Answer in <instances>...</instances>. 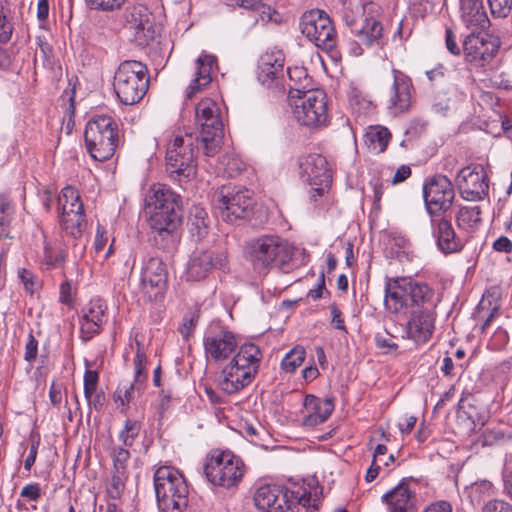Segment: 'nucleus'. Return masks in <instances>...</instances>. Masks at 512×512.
Returning <instances> with one entry per match:
<instances>
[{
    "instance_id": "24",
    "label": "nucleus",
    "mask_w": 512,
    "mask_h": 512,
    "mask_svg": "<svg viewBox=\"0 0 512 512\" xmlns=\"http://www.w3.org/2000/svg\"><path fill=\"white\" fill-rule=\"evenodd\" d=\"M436 314L430 308H422L411 313L405 332L408 339L416 344L427 342L435 329Z\"/></svg>"
},
{
    "instance_id": "53",
    "label": "nucleus",
    "mask_w": 512,
    "mask_h": 512,
    "mask_svg": "<svg viewBox=\"0 0 512 512\" xmlns=\"http://www.w3.org/2000/svg\"><path fill=\"white\" fill-rule=\"evenodd\" d=\"M502 476L504 492L512 499V453L505 458Z\"/></svg>"
},
{
    "instance_id": "55",
    "label": "nucleus",
    "mask_w": 512,
    "mask_h": 512,
    "mask_svg": "<svg viewBox=\"0 0 512 512\" xmlns=\"http://www.w3.org/2000/svg\"><path fill=\"white\" fill-rule=\"evenodd\" d=\"M98 372L94 370H86L84 374V396H89L95 392L98 384Z\"/></svg>"
},
{
    "instance_id": "47",
    "label": "nucleus",
    "mask_w": 512,
    "mask_h": 512,
    "mask_svg": "<svg viewBox=\"0 0 512 512\" xmlns=\"http://www.w3.org/2000/svg\"><path fill=\"white\" fill-rule=\"evenodd\" d=\"M141 425L138 421L127 420L124 429L119 433V439L123 442L124 446H132L134 440L138 436Z\"/></svg>"
},
{
    "instance_id": "23",
    "label": "nucleus",
    "mask_w": 512,
    "mask_h": 512,
    "mask_svg": "<svg viewBox=\"0 0 512 512\" xmlns=\"http://www.w3.org/2000/svg\"><path fill=\"white\" fill-rule=\"evenodd\" d=\"M217 69V59L214 55L202 53L195 61L190 83L185 90L186 98L192 99L203 91L213 80Z\"/></svg>"
},
{
    "instance_id": "38",
    "label": "nucleus",
    "mask_w": 512,
    "mask_h": 512,
    "mask_svg": "<svg viewBox=\"0 0 512 512\" xmlns=\"http://www.w3.org/2000/svg\"><path fill=\"white\" fill-rule=\"evenodd\" d=\"M289 82V98L294 99L297 95H302L303 91L310 89V78L303 67H293L287 69Z\"/></svg>"
},
{
    "instance_id": "29",
    "label": "nucleus",
    "mask_w": 512,
    "mask_h": 512,
    "mask_svg": "<svg viewBox=\"0 0 512 512\" xmlns=\"http://www.w3.org/2000/svg\"><path fill=\"white\" fill-rule=\"evenodd\" d=\"M409 279H390L385 285L384 304L387 310L392 313H400L409 306Z\"/></svg>"
},
{
    "instance_id": "14",
    "label": "nucleus",
    "mask_w": 512,
    "mask_h": 512,
    "mask_svg": "<svg viewBox=\"0 0 512 512\" xmlns=\"http://www.w3.org/2000/svg\"><path fill=\"white\" fill-rule=\"evenodd\" d=\"M423 197L430 217L446 215L452 207L455 191L446 176L436 175L424 185Z\"/></svg>"
},
{
    "instance_id": "28",
    "label": "nucleus",
    "mask_w": 512,
    "mask_h": 512,
    "mask_svg": "<svg viewBox=\"0 0 512 512\" xmlns=\"http://www.w3.org/2000/svg\"><path fill=\"white\" fill-rule=\"evenodd\" d=\"M131 28L133 41L139 46H147L156 38V27L151 20L148 9L144 6H135L132 10Z\"/></svg>"
},
{
    "instance_id": "21",
    "label": "nucleus",
    "mask_w": 512,
    "mask_h": 512,
    "mask_svg": "<svg viewBox=\"0 0 512 512\" xmlns=\"http://www.w3.org/2000/svg\"><path fill=\"white\" fill-rule=\"evenodd\" d=\"M181 221L178 210H154L149 225L154 234L155 243L165 249L175 241V232Z\"/></svg>"
},
{
    "instance_id": "25",
    "label": "nucleus",
    "mask_w": 512,
    "mask_h": 512,
    "mask_svg": "<svg viewBox=\"0 0 512 512\" xmlns=\"http://www.w3.org/2000/svg\"><path fill=\"white\" fill-rule=\"evenodd\" d=\"M106 311L107 306L101 299H93L83 308L79 319L82 340L88 341L100 333L106 323Z\"/></svg>"
},
{
    "instance_id": "57",
    "label": "nucleus",
    "mask_w": 512,
    "mask_h": 512,
    "mask_svg": "<svg viewBox=\"0 0 512 512\" xmlns=\"http://www.w3.org/2000/svg\"><path fill=\"white\" fill-rule=\"evenodd\" d=\"M20 496L27 501H38L41 497L40 485L38 483H30L25 485L20 492Z\"/></svg>"
},
{
    "instance_id": "2",
    "label": "nucleus",
    "mask_w": 512,
    "mask_h": 512,
    "mask_svg": "<svg viewBox=\"0 0 512 512\" xmlns=\"http://www.w3.org/2000/svg\"><path fill=\"white\" fill-rule=\"evenodd\" d=\"M373 4H362L359 0H343L342 17L351 33L357 38V47L353 48L355 55L362 54V48L379 44L383 27L372 14Z\"/></svg>"
},
{
    "instance_id": "13",
    "label": "nucleus",
    "mask_w": 512,
    "mask_h": 512,
    "mask_svg": "<svg viewBox=\"0 0 512 512\" xmlns=\"http://www.w3.org/2000/svg\"><path fill=\"white\" fill-rule=\"evenodd\" d=\"M299 169L300 178L312 188L311 198L314 201L329 190L332 176L324 156L319 154L306 156L300 161Z\"/></svg>"
},
{
    "instance_id": "8",
    "label": "nucleus",
    "mask_w": 512,
    "mask_h": 512,
    "mask_svg": "<svg viewBox=\"0 0 512 512\" xmlns=\"http://www.w3.org/2000/svg\"><path fill=\"white\" fill-rule=\"evenodd\" d=\"M195 121L201 129L200 137L205 156H215L221 149L223 140V122L219 105L213 99H202L195 108Z\"/></svg>"
},
{
    "instance_id": "5",
    "label": "nucleus",
    "mask_w": 512,
    "mask_h": 512,
    "mask_svg": "<svg viewBox=\"0 0 512 512\" xmlns=\"http://www.w3.org/2000/svg\"><path fill=\"white\" fill-rule=\"evenodd\" d=\"M114 91L124 105L140 102L149 87L148 68L136 60H125L118 66L114 75Z\"/></svg>"
},
{
    "instance_id": "58",
    "label": "nucleus",
    "mask_w": 512,
    "mask_h": 512,
    "mask_svg": "<svg viewBox=\"0 0 512 512\" xmlns=\"http://www.w3.org/2000/svg\"><path fill=\"white\" fill-rule=\"evenodd\" d=\"M482 512H512V507L502 500H490L482 508Z\"/></svg>"
},
{
    "instance_id": "12",
    "label": "nucleus",
    "mask_w": 512,
    "mask_h": 512,
    "mask_svg": "<svg viewBox=\"0 0 512 512\" xmlns=\"http://www.w3.org/2000/svg\"><path fill=\"white\" fill-rule=\"evenodd\" d=\"M216 209L226 222L246 218L252 209V192L246 188L222 186L215 194Z\"/></svg>"
},
{
    "instance_id": "34",
    "label": "nucleus",
    "mask_w": 512,
    "mask_h": 512,
    "mask_svg": "<svg viewBox=\"0 0 512 512\" xmlns=\"http://www.w3.org/2000/svg\"><path fill=\"white\" fill-rule=\"evenodd\" d=\"M466 398L462 397L458 403V419L466 422V432L475 433L481 429L486 422V415L476 411L474 404H466Z\"/></svg>"
},
{
    "instance_id": "22",
    "label": "nucleus",
    "mask_w": 512,
    "mask_h": 512,
    "mask_svg": "<svg viewBox=\"0 0 512 512\" xmlns=\"http://www.w3.org/2000/svg\"><path fill=\"white\" fill-rule=\"evenodd\" d=\"M255 506L263 512H283L289 506V490L280 485L260 486L254 494Z\"/></svg>"
},
{
    "instance_id": "27",
    "label": "nucleus",
    "mask_w": 512,
    "mask_h": 512,
    "mask_svg": "<svg viewBox=\"0 0 512 512\" xmlns=\"http://www.w3.org/2000/svg\"><path fill=\"white\" fill-rule=\"evenodd\" d=\"M222 255L215 256L210 250H196L187 264L186 275L191 281H199L207 277L213 268H221L224 264Z\"/></svg>"
},
{
    "instance_id": "52",
    "label": "nucleus",
    "mask_w": 512,
    "mask_h": 512,
    "mask_svg": "<svg viewBox=\"0 0 512 512\" xmlns=\"http://www.w3.org/2000/svg\"><path fill=\"white\" fill-rule=\"evenodd\" d=\"M492 15L506 17L512 9V0H488Z\"/></svg>"
},
{
    "instance_id": "45",
    "label": "nucleus",
    "mask_w": 512,
    "mask_h": 512,
    "mask_svg": "<svg viewBox=\"0 0 512 512\" xmlns=\"http://www.w3.org/2000/svg\"><path fill=\"white\" fill-rule=\"evenodd\" d=\"M127 478V472H119L113 470L111 478L107 484V493L110 498L118 499L121 497L125 489Z\"/></svg>"
},
{
    "instance_id": "18",
    "label": "nucleus",
    "mask_w": 512,
    "mask_h": 512,
    "mask_svg": "<svg viewBox=\"0 0 512 512\" xmlns=\"http://www.w3.org/2000/svg\"><path fill=\"white\" fill-rule=\"evenodd\" d=\"M431 235L437 249L444 255L459 253L465 246L464 239L458 235L451 219L446 215L430 217Z\"/></svg>"
},
{
    "instance_id": "46",
    "label": "nucleus",
    "mask_w": 512,
    "mask_h": 512,
    "mask_svg": "<svg viewBox=\"0 0 512 512\" xmlns=\"http://www.w3.org/2000/svg\"><path fill=\"white\" fill-rule=\"evenodd\" d=\"M127 0H85L91 10L113 12L122 8Z\"/></svg>"
},
{
    "instance_id": "10",
    "label": "nucleus",
    "mask_w": 512,
    "mask_h": 512,
    "mask_svg": "<svg viewBox=\"0 0 512 512\" xmlns=\"http://www.w3.org/2000/svg\"><path fill=\"white\" fill-rule=\"evenodd\" d=\"M290 102L293 116L301 125L318 127L327 122L326 94L322 90L308 89Z\"/></svg>"
},
{
    "instance_id": "7",
    "label": "nucleus",
    "mask_w": 512,
    "mask_h": 512,
    "mask_svg": "<svg viewBox=\"0 0 512 512\" xmlns=\"http://www.w3.org/2000/svg\"><path fill=\"white\" fill-rule=\"evenodd\" d=\"M84 138L90 155L97 161H106L117 148L118 125L111 116L97 115L86 124Z\"/></svg>"
},
{
    "instance_id": "44",
    "label": "nucleus",
    "mask_w": 512,
    "mask_h": 512,
    "mask_svg": "<svg viewBox=\"0 0 512 512\" xmlns=\"http://www.w3.org/2000/svg\"><path fill=\"white\" fill-rule=\"evenodd\" d=\"M146 386H134V381L124 388L118 387L114 393V399L116 402H120L119 408L122 412L128 409L129 403L134 399L135 392L141 393Z\"/></svg>"
},
{
    "instance_id": "4",
    "label": "nucleus",
    "mask_w": 512,
    "mask_h": 512,
    "mask_svg": "<svg viewBox=\"0 0 512 512\" xmlns=\"http://www.w3.org/2000/svg\"><path fill=\"white\" fill-rule=\"evenodd\" d=\"M154 489L162 512H183L188 505V485L172 466H160L154 473Z\"/></svg>"
},
{
    "instance_id": "31",
    "label": "nucleus",
    "mask_w": 512,
    "mask_h": 512,
    "mask_svg": "<svg viewBox=\"0 0 512 512\" xmlns=\"http://www.w3.org/2000/svg\"><path fill=\"white\" fill-rule=\"evenodd\" d=\"M147 204L154 210H179L181 198L170 187L158 184L151 187Z\"/></svg>"
},
{
    "instance_id": "48",
    "label": "nucleus",
    "mask_w": 512,
    "mask_h": 512,
    "mask_svg": "<svg viewBox=\"0 0 512 512\" xmlns=\"http://www.w3.org/2000/svg\"><path fill=\"white\" fill-rule=\"evenodd\" d=\"M255 11L259 14V19L262 21V23H275L279 24L282 22V16L281 14L276 11L274 8H272L270 5H266L261 0L259 1V4L257 5Z\"/></svg>"
},
{
    "instance_id": "51",
    "label": "nucleus",
    "mask_w": 512,
    "mask_h": 512,
    "mask_svg": "<svg viewBox=\"0 0 512 512\" xmlns=\"http://www.w3.org/2000/svg\"><path fill=\"white\" fill-rule=\"evenodd\" d=\"M18 278L22 282L25 290L33 294L40 287V281L34 273L28 269L21 268L18 270Z\"/></svg>"
},
{
    "instance_id": "50",
    "label": "nucleus",
    "mask_w": 512,
    "mask_h": 512,
    "mask_svg": "<svg viewBox=\"0 0 512 512\" xmlns=\"http://www.w3.org/2000/svg\"><path fill=\"white\" fill-rule=\"evenodd\" d=\"M113 470L127 472V463L130 459V452L122 447H114L112 451Z\"/></svg>"
},
{
    "instance_id": "9",
    "label": "nucleus",
    "mask_w": 512,
    "mask_h": 512,
    "mask_svg": "<svg viewBox=\"0 0 512 512\" xmlns=\"http://www.w3.org/2000/svg\"><path fill=\"white\" fill-rule=\"evenodd\" d=\"M204 474L215 486L236 487L244 476V463L230 451H214L207 458Z\"/></svg>"
},
{
    "instance_id": "40",
    "label": "nucleus",
    "mask_w": 512,
    "mask_h": 512,
    "mask_svg": "<svg viewBox=\"0 0 512 512\" xmlns=\"http://www.w3.org/2000/svg\"><path fill=\"white\" fill-rule=\"evenodd\" d=\"M58 206L61 211L60 215H68L84 210L78 191L71 186L62 189L58 197Z\"/></svg>"
},
{
    "instance_id": "17",
    "label": "nucleus",
    "mask_w": 512,
    "mask_h": 512,
    "mask_svg": "<svg viewBox=\"0 0 512 512\" xmlns=\"http://www.w3.org/2000/svg\"><path fill=\"white\" fill-rule=\"evenodd\" d=\"M417 485L414 478H403L396 487L383 494L381 502L386 506L387 512H416Z\"/></svg>"
},
{
    "instance_id": "16",
    "label": "nucleus",
    "mask_w": 512,
    "mask_h": 512,
    "mask_svg": "<svg viewBox=\"0 0 512 512\" xmlns=\"http://www.w3.org/2000/svg\"><path fill=\"white\" fill-rule=\"evenodd\" d=\"M499 47V38L487 33H471L463 41L466 61L477 67L490 63Z\"/></svg>"
},
{
    "instance_id": "56",
    "label": "nucleus",
    "mask_w": 512,
    "mask_h": 512,
    "mask_svg": "<svg viewBox=\"0 0 512 512\" xmlns=\"http://www.w3.org/2000/svg\"><path fill=\"white\" fill-rule=\"evenodd\" d=\"M12 35V26L7 21L4 7L0 4V42L6 43Z\"/></svg>"
},
{
    "instance_id": "6",
    "label": "nucleus",
    "mask_w": 512,
    "mask_h": 512,
    "mask_svg": "<svg viewBox=\"0 0 512 512\" xmlns=\"http://www.w3.org/2000/svg\"><path fill=\"white\" fill-rule=\"evenodd\" d=\"M197 138L190 133L175 134L166 150V169L173 180L190 179L196 174Z\"/></svg>"
},
{
    "instance_id": "3",
    "label": "nucleus",
    "mask_w": 512,
    "mask_h": 512,
    "mask_svg": "<svg viewBox=\"0 0 512 512\" xmlns=\"http://www.w3.org/2000/svg\"><path fill=\"white\" fill-rule=\"evenodd\" d=\"M244 251L257 271L268 270L273 266H284L294 255V247L286 239L275 234L261 235L249 240Z\"/></svg>"
},
{
    "instance_id": "35",
    "label": "nucleus",
    "mask_w": 512,
    "mask_h": 512,
    "mask_svg": "<svg viewBox=\"0 0 512 512\" xmlns=\"http://www.w3.org/2000/svg\"><path fill=\"white\" fill-rule=\"evenodd\" d=\"M210 220L208 213L200 206H193L188 219V229L191 236L199 241L207 236Z\"/></svg>"
},
{
    "instance_id": "59",
    "label": "nucleus",
    "mask_w": 512,
    "mask_h": 512,
    "mask_svg": "<svg viewBox=\"0 0 512 512\" xmlns=\"http://www.w3.org/2000/svg\"><path fill=\"white\" fill-rule=\"evenodd\" d=\"M88 405L90 408H93L97 411H100L106 401V397L103 391H98L97 389L95 392L90 393L89 396H85Z\"/></svg>"
},
{
    "instance_id": "62",
    "label": "nucleus",
    "mask_w": 512,
    "mask_h": 512,
    "mask_svg": "<svg viewBox=\"0 0 512 512\" xmlns=\"http://www.w3.org/2000/svg\"><path fill=\"white\" fill-rule=\"evenodd\" d=\"M445 43L447 50L453 55H460V47L456 42L454 32L450 28H446L445 31Z\"/></svg>"
},
{
    "instance_id": "36",
    "label": "nucleus",
    "mask_w": 512,
    "mask_h": 512,
    "mask_svg": "<svg viewBox=\"0 0 512 512\" xmlns=\"http://www.w3.org/2000/svg\"><path fill=\"white\" fill-rule=\"evenodd\" d=\"M136 351L133 358L134 386H146L148 379V356L144 344L135 339Z\"/></svg>"
},
{
    "instance_id": "37",
    "label": "nucleus",
    "mask_w": 512,
    "mask_h": 512,
    "mask_svg": "<svg viewBox=\"0 0 512 512\" xmlns=\"http://www.w3.org/2000/svg\"><path fill=\"white\" fill-rule=\"evenodd\" d=\"M286 509L292 512H316L317 505L309 491L298 487L296 490H289V506Z\"/></svg>"
},
{
    "instance_id": "26",
    "label": "nucleus",
    "mask_w": 512,
    "mask_h": 512,
    "mask_svg": "<svg viewBox=\"0 0 512 512\" xmlns=\"http://www.w3.org/2000/svg\"><path fill=\"white\" fill-rule=\"evenodd\" d=\"M393 84L390 89L388 109L394 115L405 113L409 110L412 100V81L399 70H393Z\"/></svg>"
},
{
    "instance_id": "60",
    "label": "nucleus",
    "mask_w": 512,
    "mask_h": 512,
    "mask_svg": "<svg viewBox=\"0 0 512 512\" xmlns=\"http://www.w3.org/2000/svg\"><path fill=\"white\" fill-rule=\"evenodd\" d=\"M38 353V341L30 333L25 345L24 359L28 362H32L36 359Z\"/></svg>"
},
{
    "instance_id": "54",
    "label": "nucleus",
    "mask_w": 512,
    "mask_h": 512,
    "mask_svg": "<svg viewBox=\"0 0 512 512\" xmlns=\"http://www.w3.org/2000/svg\"><path fill=\"white\" fill-rule=\"evenodd\" d=\"M9 210V203L0 197V238L8 236Z\"/></svg>"
},
{
    "instance_id": "20",
    "label": "nucleus",
    "mask_w": 512,
    "mask_h": 512,
    "mask_svg": "<svg viewBox=\"0 0 512 512\" xmlns=\"http://www.w3.org/2000/svg\"><path fill=\"white\" fill-rule=\"evenodd\" d=\"M284 54L280 50L266 51L258 62L257 78L259 82L269 89H284Z\"/></svg>"
},
{
    "instance_id": "32",
    "label": "nucleus",
    "mask_w": 512,
    "mask_h": 512,
    "mask_svg": "<svg viewBox=\"0 0 512 512\" xmlns=\"http://www.w3.org/2000/svg\"><path fill=\"white\" fill-rule=\"evenodd\" d=\"M460 11L468 28H485L489 22L481 0H460Z\"/></svg>"
},
{
    "instance_id": "30",
    "label": "nucleus",
    "mask_w": 512,
    "mask_h": 512,
    "mask_svg": "<svg viewBox=\"0 0 512 512\" xmlns=\"http://www.w3.org/2000/svg\"><path fill=\"white\" fill-rule=\"evenodd\" d=\"M304 407L308 414L304 417V425L314 427L324 423L334 410L332 398L324 400L314 396L307 395L304 400Z\"/></svg>"
},
{
    "instance_id": "15",
    "label": "nucleus",
    "mask_w": 512,
    "mask_h": 512,
    "mask_svg": "<svg viewBox=\"0 0 512 512\" xmlns=\"http://www.w3.org/2000/svg\"><path fill=\"white\" fill-rule=\"evenodd\" d=\"M168 272L165 263L159 257L149 258L141 270L140 291L148 301L163 298L167 288Z\"/></svg>"
},
{
    "instance_id": "61",
    "label": "nucleus",
    "mask_w": 512,
    "mask_h": 512,
    "mask_svg": "<svg viewBox=\"0 0 512 512\" xmlns=\"http://www.w3.org/2000/svg\"><path fill=\"white\" fill-rule=\"evenodd\" d=\"M392 336L383 335L381 333H377L375 336L376 346L380 349H386V352L396 351L398 345L393 341Z\"/></svg>"
},
{
    "instance_id": "19",
    "label": "nucleus",
    "mask_w": 512,
    "mask_h": 512,
    "mask_svg": "<svg viewBox=\"0 0 512 512\" xmlns=\"http://www.w3.org/2000/svg\"><path fill=\"white\" fill-rule=\"evenodd\" d=\"M456 184L462 198L467 201L482 200L489 189L487 175L481 165L462 168L456 176Z\"/></svg>"
},
{
    "instance_id": "43",
    "label": "nucleus",
    "mask_w": 512,
    "mask_h": 512,
    "mask_svg": "<svg viewBox=\"0 0 512 512\" xmlns=\"http://www.w3.org/2000/svg\"><path fill=\"white\" fill-rule=\"evenodd\" d=\"M305 349L301 346L294 347L282 359L281 367L287 373H293L305 359Z\"/></svg>"
},
{
    "instance_id": "39",
    "label": "nucleus",
    "mask_w": 512,
    "mask_h": 512,
    "mask_svg": "<svg viewBox=\"0 0 512 512\" xmlns=\"http://www.w3.org/2000/svg\"><path fill=\"white\" fill-rule=\"evenodd\" d=\"M390 138L391 134L387 128L374 126L366 132L365 143L371 152L378 154L385 151Z\"/></svg>"
},
{
    "instance_id": "1",
    "label": "nucleus",
    "mask_w": 512,
    "mask_h": 512,
    "mask_svg": "<svg viewBox=\"0 0 512 512\" xmlns=\"http://www.w3.org/2000/svg\"><path fill=\"white\" fill-rule=\"evenodd\" d=\"M203 346L208 362L231 360L222 368L218 377L219 388L234 394L248 386L259 371L262 353L254 343L239 345L237 336L220 326H210L204 334Z\"/></svg>"
},
{
    "instance_id": "64",
    "label": "nucleus",
    "mask_w": 512,
    "mask_h": 512,
    "mask_svg": "<svg viewBox=\"0 0 512 512\" xmlns=\"http://www.w3.org/2000/svg\"><path fill=\"white\" fill-rule=\"evenodd\" d=\"M493 249L497 252L510 253L512 252V242L506 236H500L492 245Z\"/></svg>"
},
{
    "instance_id": "41",
    "label": "nucleus",
    "mask_w": 512,
    "mask_h": 512,
    "mask_svg": "<svg viewBox=\"0 0 512 512\" xmlns=\"http://www.w3.org/2000/svg\"><path fill=\"white\" fill-rule=\"evenodd\" d=\"M481 210L479 206H464L461 207L456 214V222L460 229L472 232L480 224Z\"/></svg>"
},
{
    "instance_id": "11",
    "label": "nucleus",
    "mask_w": 512,
    "mask_h": 512,
    "mask_svg": "<svg viewBox=\"0 0 512 512\" xmlns=\"http://www.w3.org/2000/svg\"><path fill=\"white\" fill-rule=\"evenodd\" d=\"M302 34L317 47L331 51L337 44V33L328 14L319 9L303 13L300 18Z\"/></svg>"
},
{
    "instance_id": "42",
    "label": "nucleus",
    "mask_w": 512,
    "mask_h": 512,
    "mask_svg": "<svg viewBox=\"0 0 512 512\" xmlns=\"http://www.w3.org/2000/svg\"><path fill=\"white\" fill-rule=\"evenodd\" d=\"M60 223L67 234L73 238L80 237L86 227L84 210L60 215Z\"/></svg>"
},
{
    "instance_id": "33",
    "label": "nucleus",
    "mask_w": 512,
    "mask_h": 512,
    "mask_svg": "<svg viewBox=\"0 0 512 512\" xmlns=\"http://www.w3.org/2000/svg\"><path fill=\"white\" fill-rule=\"evenodd\" d=\"M408 289L411 305L422 306L431 310L436 306L435 291L428 284L409 279Z\"/></svg>"
},
{
    "instance_id": "49",
    "label": "nucleus",
    "mask_w": 512,
    "mask_h": 512,
    "mask_svg": "<svg viewBox=\"0 0 512 512\" xmlns=\"http://www.w3.org/2000/svg\"><path fill=\"white\" fill-rule=\"evenodd\" d=\"M492 494V484L489 481H480L474 483L469 492V496L472 502L479 504L485 497H489Z\"/></svg>"
},
{
    "instance_id": "63",
    "label": "nucleus",
    "mask_w": 512,
    "mask_h": 512,
    "mask_svg": "<svg viewBox=\"0 0 512 512\" xmlns=\"http://www.w3.org/2000/svg\"><path fill=\"white\" fill-rule=\"evenodd\" d=\"M329 309H330L331 316H332V320H331L332 325L336 329L346 331L344 320L342 318V313H341L340 309L337 307V305L331 304L329 306Z\"/></svg>"
}]
</instances>
